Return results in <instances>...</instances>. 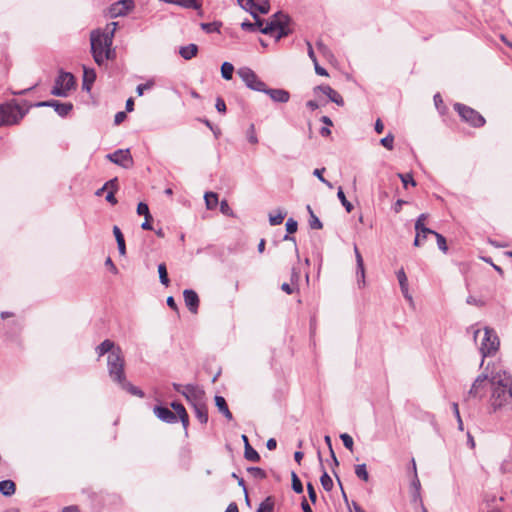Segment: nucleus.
Here are the masks:
<instances>
[{
  "instance_id": "obj_1",
  "label": "nucleus",
  "mask_w": 512,
  "mask_h": 512,
  "mask_svg": "<svg viewBox=\"0 0 512 512\" xmlns=\"http://www.w3.org/2000/svg\"><path fill=\"white\" fill-rule=\"evenodd\" d=\"M492 387L489 399L493 412L509 408L512 405V377L506 371L492 372L490 376Z\"/></svg>"
},
{
  "instance_id": "obj_2",
  "label": "nucleus",
  "mask_w": 512,
  "mask_h": 512,
  "mask_svg": "<svg viewBox=\"0 0 512 512\" xmlns=\"http://www.w3.org/2000/svg\"><path fill=\"white\" fill-rule=\"evenodd\" d=\"M117 23L108 24L105 30L96 29L90 34L91 53L94 61L102 65L106 60L112 59L115 55L111 48Z\"/></svg>"
},
{
  "instance_id": "obj_3",
  "label": "nucleus",
  "mask_w": 512,
  "mask_h": 512,
  "mask_svg": "<svg viewBox=\"0 0 512 512\" xmlns=\"http://www.w3.org/2000/svg\"><path fill=\"white\" fill-rule=\"evenodd\" d=\"M289 23L290 18L287 14L283 12H277L271 17L269 21L266 22L265 25L263 24L260 26L257 24V21L255 23L247 21L243 22L241 27L245 31H254L256 27H258L263 34L270 35L276 40H279L288 36L292 32Z\"/></svg>"
},
{
  "instance_id": "obj_4",
  "label": "nucleus",
  "mask_w": 512,
  "mask_h": 512,
  "mask_svg": "<svg viewBox=\"0 0 512 512\" xmlns=\"http://www.w3.org/2000/svg\"><path fill=\"white\" fill-rule=\"evenodd\" d=\"M23 109L16 100L0 105V126H11L18 124L28 112Z\"/></svg>"
},
{
  "instance_id": "obj_5",
  "label": "nucleus",
  "mask_w": 512,
  "mask_h": 512,
  "mask_svg": "<svg viewBox=\"0 0 512 512\" xmlns=\"http://www.w3.org/2000/svg\"><path fill=\"white\" fill-rule=\"evenodd\" d=\"M124 364L125 361L122 350L117 346L107 358L108 373L115 383L123 382L125 378Z\"/></svg>"
},
{
  "instance_id": "obj_6",
  "label": "nucleus",
  "mask_w": 512,
  "mask_h": 512,
  "mask_svg": "<svg viewBox=\"0 0 512 512\" xmlns=\"http://www.w3.org/2000/svg\"><path fill=\"white\" fill-rule=\"evenodd\" d=\"M499 344V338L495 331L489 327H485L480 345V353L482 355L480 367L483 366L486 357L493 355L498 350Z\"/></svg>"
},
{
  "instance_id": "obj_7",
  "label": "nucleus",
  "mask_w": 512,
  "mask_h": 512,
  "mask_svg": "<svg viewBox=\"0 0 512 512\" xmlns=\"http://www.w3.org/2000/svg\"><path fill=\"white\" fill-rule=\"evenodd\" d=\"M75 86V78L69 72L61 71L55 80L51 94L58 97H66Z\"/></svg>"
},
{
  "instance_id": "obj_8",
  "label": "nucleus",
  "mask_w": 512,
  "mask_h": 512,
  "mask_svg": "<svg viewBox=\"0 0 512 512\" xmlns=\"http://www.w3.org/2000/svg\"><path fill=\"white\" fill-rule=\"evenodd\" d=\"M240 6L246 11L250 12L254 19H257V24L260 26L263 25V20H261L257 13L266 14L270 9V5L268 0H237Z\"/></svg>"
},
{
  "instance_id": "obj_9",
  "label": "nucleus",
  "mask_w": 512,
  "mask_h": 512,
  "mask_svg": "<svg viewBox=\"0 0 512 512\" xmlns=\"http://www.w3.org/2000/svg\"><path fill=\"white\" fill-rule=\"evenodd\" d=\"M454 109L458 112L459 116L465 122L469 123L474 127H481L485 124L484 117L476 110L468 107L464 104L456 103Z\"/></svg>"
},
{
  "instance_id": "obj_10",
  "label": "nucleus",
  "mask_w": 512,
  "mask_h": 512,
  "mask_svg": "<svg viewBox=\"0 0 512 512\" xmlns=\"http://www.w3.org/2000/svg\"><path fill=\"white\" fill-rule=\"evenodd\" d=\"M238 75L248 88L254 91L263 92L265 91L266 84L259 79L256 73L248 68L242 67L238 70Z\"/></svg>"
},
{
  "instance_id": "obj_11",
  "label": "nucleus",
  "mask_w": 512,
  "mask_h": 512,
  "mask_svg": "<svg viewBox=\"0 0 512 512\" xmlns=\"http://www.w3.org/2000/svg\"><path fill=\"white\" fill-rule=\"evenodd\" d=\"M106 158L125 169L131 168L134 163L129 149H118L113 153L107 154Z\"/></svg>"
},
{
  "instance_id": "obj_12",
  "label": "nucleus",
  "mask_w": 512,
  "mask_h": 512,
  "mask_svg": "<svg viewBox=\"0 0 512 512\" xmlns=\"http://www.w3.org/2000/svg\"><path fill=\"white\" fill-rule=\"evenodd\" d=\"M182 395L192 406L202 404L205 402V392L197 385L188 384L184 386Z\"/></svg>"
},
{
  "instance_id": "obj_13",
  "label": "nucleus",
  "mask_w": 512,
  "mask_h": 512,
  "mask_svg": "<svg viewBox=\"0 0 512 512\" xmlns=\"http://www.w3.org/2000/svg\"><path fill=\"white\" fill-rule=\"evenodd\" d=\"M487 380L490 381L488 374L482 373L478 375L468 391L467 398H482L485 394Z\"/></svg>"
},
{
  "instance_id": "obj_14",
  "label": "nucleus",
  "mask_w": 512,
  "mask_h": 512,
  "mask_svg": "<svg viewBox=\"0 0 512 512\" xmlns=\"http://www.w3.org/2000/svg\"><path fill=\"white\" fill-rule=\"evenodd\" d=\"M35 107H52L55 112L61 116H67L73 109V105L70 102L61 103L57 100L41 101L34 104Z\"/></svg>"
},
{
  "instance_id": "obj_15",
  "label": "nucleus",
  "mask_w": 512,
  "mask_h": 512,
  "mask_svg": "<svg viewBox=\"0 0 512 512\" xmlns=\"http://www.w3.org/2000/svg\"><path fill=\"white\" fill-rule=\"evenodd\" d=\"M135 7L134 0H119L111 6L110 13L113 17L124 16Z\"/></svg>"
},
{
  "instance_id": "obj_16",
  "label": "nucleus",
  "mask_w": 512,
  "mask_h": 512,
  "mask_svg": "<svg viewBox=\"0 0 512 512\" xmlns=\"http://www.w3.org/2000/svg\"><path fill=\"white\" fill-rule=\"evenodd\" d=\"M313 91H314V94H317L318 92L323 93L324 95H326L329 98V100L331 102L337 104L338 106L344 105V100H343L342 96L336 90H334L332 87H330L329 85L316 86Z\"/></svg>"
},
{
  "instance_id": "obj_17",
  "label": "nucleus",
  "mask_w": 512,
  "mask_h": 512,
  "mask_svg": "<svg viewBox=\"0 0 512 512\" xmlns=\"http://www.w3.org/2000/svg\"><path fill=\"white\" fill-rule=\"evenodd\" d=\"M427 217V214H420L415 222L416 236L414 239V246L416 247L421 246V233H434V230H431L425 226Z\"/></svg>"
},
{
  "instance_id": "obj_18",
  "label": "nucleus",
  "mask_w": 512,
  "mask_h": 512,
  "mask_svg": "<svg viewBox=\"0 0 512 512\" xmlns=\"http://www.w3.org/2000/svg\"><path fill=\"white\" fill-rule=\"evenodd\" d=\"M184 302L189 311L193 314L197 313L199 308V297L192 289H186L183 292Z\"/></svg>"
},
{
  "instance_id": "obj_19",
  "label": "nucleus",
  "mask_w": 512,
  "mask_h": 512,
  "mask_svg": "<svg viewBox=\"0 0 512 512\" xmlns=\"http://www.w3.org/2000/svg\"><path fill=\"white\" fill-rule=\"evenodd\" d=\"M354 253H355V258H356V266H357L356 276H357L358 286L361 288V287H364V285H365V268H364V261H363L362 255L356 245L354 246Z\"/></svg>"
},
{
  "instance_id": "obj_20",
  "label": "nucleus",
  "mask_w": 512,
  "mask_h": 512,
  "mask_svg": "<svg viewBox=\"0 0 512 512\" xmlns=\"http://www.w3.org/2000/svg\"><path fill=\"white\" fill-rule=\"evenodd\" d=\"M263 93L269 95V97L276 103H287L290 99V93L284 89H272L265 87Z\"/></svg>"
},
{
  "instance_id": "obj_21",
  "label": "nucleus",
  "mask_w": 512,
  "mask_h": 512,
  "mask_svg": "<svg viewBox=\"0 0 512 512\" xmlns=\"http://www.w3.org/2000/svg\"><path fill=\"white\" fill-rule=\"evenodd\" d=\"M153 411L154 414L163 422L176 423L178 420L176 414L167 407L155 406Z\"/></svg>"
},
{
  "instance_id": "obj_22",
  "label": "nucleus",
  "mask_w": 512,
  "mask_h": 512,
  "mask_svg": "<svg viewBox=\"0 0 512 512\" xmlns=\"http://www.w3.org/2000/svg\"><path fill=\"white\" fill-rule=\"evenodd\" d=\"M96 80V72L93 68L83 67V89L86 91L91 90V86Z\"/></svg>"
},
{
  "instance_id": "obj_23",
  "label": "nucleus",
  "mask_w": 512,
  "mask_h": 512,
  "mask_svg": "<svg viewBox=\"0 0 512 512\" xmlns=\"http://www.w3.org/2000/svg\"><path fill=\"white\" fill-rule=\"evenodd\" d=\"M192 407L194 409L195 416L199 420V422L201 424H206L208 421V410L205 402Z\"/></svg>"
},
{
  "instance_id": "obj_24",
  "label": "nucleus",
  "mask_w": 512,
  "mask_h": 512,
  "mask_svg": "<svg viewBox=\"0 0 512 512\" xmlns=\"http://www.w3.org/2000/svg\"><path fill=\"white\" fill-rule=\"evenodd\" d=\"M215 405L218 408V410L228 419L232 420L233 416L230 412L228 405L226 403V400L222 396H215Z\"/></svg>"
},
{
  "instance_id": "obj_25",
  "label": "nucleus",
  "mask_w": 512,
  "mask_h": 512,
  "mask_svg": "<svg viewBox=\"0 0 512 512\" xmlns=\"http://www.w3.org/2000/svg\"><path fill=\"white\" fill-rule=\"evenodd\" d=\"M113 234L115 236L118 250L120 255L124 256L126 254V245H125V239L124 236L118 226L113 227Z\"/></svg>"
},
{
  "instance_id": "obj_26",
  "label": "nucleus",
  "mask_w": 512,
  "mask_h": 512,
  "mask_svg": "<svg viewBox=\"0 0 512 512\" xmlns=\"http://www.w3.org/2000/svg\"><path fill=\"white\" fill-rule=\"evenodd\" d=\"M116 348L117 347H115V344L113 341L106 339L96 347V353L98 354L99 357H101L106 353L110 354Z\"/></svg>"
},
{
  "instance_id": "obj_27",
  "label": "nucleus",
  "mask_w": 512,
  "mask_h": 512,
  "mask_svg": "<svg viewBox=\"0 0 512 512\" xmlns=\"http://www.w3.org/2000/svg\"><path fill=\"white\" fill-rule=\"evenodd\" d=\"M198 52V47L196 44H189L187 46H183L179 50V54L181 57H183L185 60H190L193 57L196 56Z\"/></svg>"
},
{
  "instance_id": "obj_28",
  "label": "nucleus",
  "mask_w": 512,
  "mask_h": 512,
  "mask_svg": "<svg viewBox=\"0 0 512 512\" xmlns=\"http://www.w3.org/2000/svg\"><path fill=\"white\" fill-rule=\"evenodd\" d=\"M122 389L126 390L130 394L134 396H138L140 398L144 397V393L142 390H140L138 387L134 386L130 382L126 381V377L124 378L123 382L117 383Z\"/></svg>"
},
{
  "instance_id": "obj_29",
  "label": "nucleus",
  "mask_w": 512,
  "mask_h": 512,
  "mask_svg": "<svg viewBox=\"0 0 512 512\" xmlns=\"http://www.w3.org/2000/svg\"><path fill=\"white\" fill-rule=\"evenodd\" d=\"M16 486L15 483L11 480H2L0 481V492L4 496H11L15 493Z\"/></svg>"
},
{
  "instance_id": "obj_30",
  "label": "nucleus",
  "mask_w": 512,
  "mask_h": 512,
  "mask_svg": "<svg viewBox=\"0 0 512 512\" xmlns=\"http://www.w3.org/2000/svg\"><path fill=\"white\" fill-rule=\"evenodd\" d=\"M275 507V499L272 496L266 497L257 509V512H273Z\"/></svg>"
},
{
  "instance_id": "obj_31",
  "label": "nucleus",
  "mask_w": 512,
  "mask_h": 512,
  "mask_svg": "<svg viewBox=\"0 0 512 512\" xmlns=\"http://www.w3.org/2000/svg\"><path fill=\"white\" fill-rule=\"evenodd\" d=\"M175 5L194 10H200L202 6L200 0H176Z\"/></svg>"
},
{
  "instance_id": "obj_32",
  "label": "nucleus",
  "mask_w": 512,
  "mask_h": 512,
  "mask_svg": "<svg viewBox=\"0 0 512 512\" xmlns=\"http://www.w3.org/2000/svg\"><path fill=\"white\" fill-rule=\"evenodd\" d=\"M206 208L213 210L218 205V195L214 192H206L204 195Z\"/></svg>"
},
{
  "instance_id": "obj_33",
  "label": "nucleus",
  "mask_w": 512,
  "mask_h": 512,
  "mask_svg": "<svg viewBox=\"0 0 512 512\" xmlns=\"http://www.w3.org/2000/svg\"><path fill=\"white\" fill-rule=\"evenodd\" d=\"M244 457L248 461H252V462H259L260 461V455L258 454V452L250 444H247L245 446Z\"/></svg>"
},
{
  "instance_id": "obj_34",
  "label": "nucleus",
  "mask_w": 512,
  "mask_h": 512,
  "mask_svg": "<svg viewBox=\"0 0 512 512\" xmlns=\"http://www.w3.org/2000/svg\"><path fill=\"white\" fill-rule=\"evenodd\" d=\"M322 469H323V473L320 477V482H321L323 489L325 491L329 492L333 489V481H332V478L325 471L323 466H322Z\"/></svg>"
},
{
  "instance_id": "obj_35",
  "label": "nucleus",
  "mask_w": 512,
  "mask_h": 512,
  "mask_svg": "<svg viewBox=\"0 0 512 512\" xmlns=\"http://www.w3.org/2000/svg\"><path fill=\"white\" fill-rule=\"evenodd\" d=\"M158 273H159L160 282L164 286L167 287L169 285V283H170V280H169V277H168L167 267H166L165 263H160L158 265Z\"/></svg>"
},
{
  "instance_id": "obj_36",
  "label": "nucleus",
  "mask_w": 512,
  "mask_h": 512,
  "mask_svg": "<svg viewBox=\"0 0 512 512\" xmlns=\"http://www.w3.org/2000/svg\"><path fill=\"white\" fill-rule=\"evenodd\" d=\"M234 66L229 62H224L221 65V75L225 80H230L233 76Z\"/></svg>"
},
{
  "instance_id": "obj_37",
  "label": "nucleus",
  "mask_w": 512,
  "mask_h": 512,
  "mask_svg": "<svg viewBox=\"0 0 512 512\" xmlns=\"http://www.w3.org/2000/svg\"><path fill=\"white\" fill-rule=\"evenodd\" d=\"M355 474L356 476L367 482L369 480V474H368V471H367V467H366V464H358L355 466Z\"/></svg>"
},
{
  "instance_id": "obj_38",
  "label": "nucleus",
  "mask_w": 512,
  "mask_h": 512,
  "mask_svg": "<svg viewBox=\"0 0 512 512\" xmlns=\"http://www.w3.org/2000/svg\"><path fill=\"white\" fill-rule=\"evenodd\" d=\"M247 472L257 480H263L266 478V472L260 467H248Z\"/></svg>"
},
{
  "instance_id": "obj_39",
  "label": "nucleus",
  "mask_w": 512,
  "mask_h": 512,
  "mask_svg": "<svg viewBox=\"0 0 512 512\" xmlns=\"http://www.w3.org/2000/svg\"><path fill=\"white\" fill-rule=\"evenodd\" d=\"M285 216H286V213L282 212L280 210L275 215L270 214L269 215L270 225H272V226L280 225L283 222Z\"/></svg>"
},
{
  "instance_id": "obj_40",
  "label": "nucleus",
  "mask_w": 512,
  "mask_h": 512,
  "mask_svg": "<svg viewBox=\"0 0 512 512\" xmlns=\"http://www.w3.org/2000/svg\"><path fill=\"white\" fill-rule=\"evenodd\" d=\"M432 235H434L437 240L438 248L442 252L446 253L448 251V246H447L445 237L436 231H434V233H432Z\"/></svg>"
},
{
  "instance_id": "obj_41",
  "label": "nucleus",
  "mask_w": 512,
  "mask_h": 512,
  "mask_svg": "<svg viewBox=\"0 0 512 512\" xmlns=\"http://www.w3.org/2000/svg\"><path fill=\"white\" fill-rule=\"evenodd\" d=\"M337 196L341 201L342 205L345 207L346 211L351 212L353 209V205L346 199V196L341 187L338 188Z\"/></svg>"
},
{
  "instance_id": "obj_42",
  "label": "nucleus",
  "mask_w": 512,
  "mask_h": 512,
  "mask_svg": "<svg viewBox=\"0 0 512 512\" xmlns=\"http://www.w3.org/2000/svg\"><path fill=\"white\" fill-rule=\"evenodd\" d=\"M292 488L293 490L300 494L303 492V485L300 481V479L298 478L297 474L295 472H292Z\"/></svg>"
},
{
  "instance_id": "obj_43",
  "label": "nucleus",
  "mask_w": 512,
  "mask_h": 512,
  "mask_svg": "<svg viewBox=\"0 0 512 512\" xmlns=\"http://www.w3.org/2000/svg\"><path fill=\"white\" fill-rule=\"evenodd\" d=\"M412 465H413V472H414V478L412 480V487L416 490L417 494H419V491H420V488H421V483H420V480L417 476V470H416V463H415V460L412 459Z\"/></svg>"
},
{
  "instance_id": "obj_44",
  "label": "nucleus",
  "mask_w": 512,
  "mask_h": 512,
  "mask_svg": "<svg viewBox=\"0 0 512 512\" xmlns=\"http://www.w3.org/2000/svg\"><path fill=\"white\" fill-rule=\"evenodd\" d=\"M380 143L388 150H392L394 147V136L391 133H389L387 136L380 140Z\"/></svg>"
},
{
  "instance_id": "obj_45",
  "label": "nucleus",
  "mask_w": 512,
  "mask_h": 512,
  "mask_svg": "<svg viewBox=\"0 0 512 512\" xmlns=\"http://www.w3.org/2000/svg\"><path fill=\"white\" fill-rule=\"evenodd\" d=\"M340 439L342 440L343 442V445L349 449L350 451L353 450V446H354V441H353V438L347 434V433H343L340 435Z\"/></svg>"
},
{
  "instance_id": "obj_46",
  "label": "nucleus",
  "mask_w": 512,
  "mask_h": 512,
  "mask_svg": "<svg viewBox=\"0 0 512 512\" xmlns=\"http://www.w3.org/2000/svg\"><path fill=\"white\" fill-rule=\"evenodd\" d=\"M137 213L139 215H143L145 218H147V217L152 218V216L150 214V211H149V207L144 202H140L138 204V206H137Z\"/></svg>"
},
{
  "instance_id": "obj_47",
  "label": "nucleus",
  "mask_w": 512,
  "mask_h": 512,
  "mask_svg": "<svg viewBox=\"0 0 512 512\" xmlns=\"http://www.w3.org/2000/svg\"><path fill=\"white\" fill-rule=\"evenodd\" d=\"M154 86V81L149 80L146 83L139 84L136 88L138 96H142L145 90L151 89Z\"/></svg>"
},
{
  "instance_id": "obj_48",
  "label": "nucleus",
  "mask_w": 512,
  "mask_h": 512,
  "mask_svg": "<svg viewBox=\"0 0 512 512\" xmlns=\"http://www.w3.org/2000/svg\"><path fill=\"white\" fill-rule=\"evenodd\" d=\"M220 212L223 215H226V216H233L234 215L233 210L230 208L227 200H222L220 202Z\"/></svg>"
},
{
  "instance_id": "obj_49",
  "label": "nucleus",
  "mask_w": 512,
  "mask_h": 512,
  "mask_svg": "<svg viewBox=\"0 0 512 512\" xmlns=\"http://www.w3.org/2000/svg\"><path fill=\"white\" fill-rule=\"evenodd\" d=\"M398 176L401 179L404 187H407L408 184H411L412 186L416 185V182L413 179L411 174H409V173H407V174H398Z\"/></svg>"
},
{
  "instance_id": "obj_50",
  "label": "nucleus",
  "mask_w": 512,
  "mask_h": 512,
  "mask_svg": "<svg viewBox=\"0 0 512 512\" xmlns=\"http://www.w3.org/2000/svg\"><path fill=\"white\" fill-rule=\"evenodd\" d=\"M297 228H298L297 221H295L293 218H289L286 221V230H287L288 234L295 233L297 231Z\"/></svg>"
},
{
  "instance_id": "obj_51",
  "label": "nucleus",
  "mask_w": 512,
  "mask_h": 512,
  "mask_svg": "<svg viewBox=\"0 0 512 512\" xmlns=\"http://www.w3.org/2000/svg\"><path fill=\"white\" fill-rule=\"evenodd\" d=\"M325 171V168H317L313 171V175L316 176L321 182H323L324 184H326L328 187H332V184L327 181L324 177H323V172Z\"/></svg>"
},
{
  "instance_id": "obj_52",
  "label": "nucleus",
  "mask_w": 512,
  "mask_h": 512,
  "mask_svg": "<svg viewBox=\"0 0 512 512\" xmlns=\"http://www.w3.org/2000/svg\"><path fill=\"white\" fill-rule=\"evenodd\" d=\"M309 225L312 229H321L322 228V222L319 220V218L312 214L310 216Z\"/></svg>"
},
{
  "instance_id": "obj_53",
  "label": "nucleus",
  "mask_w": 512,
  "mask_h": 512,
  "mask_svg": "<svg viewBox=\"0 0 512 512\" xmlns=\"http://www.w3.org/2000/svg\"><path fill=\"white\" fill-rule=\"evenodd\" d=\"M397 279L399 281L400 288H404L405 285H408V279L403 269H400L397 272Z\"/></svg>"
},
{
  "instance_id": "obj_54",
  "label": "nucleus",
  "mask_w": 512,
  "mask_h": 512,
  "mask_svg": "<svg viewBox=\"0 0 512 512\" xmlns=\"http://www.w3.org/2000/svg\"><path fill=\"white\" fill-rule=\"evenodd\" d=\"M248 141L252 144L258 143V137L255 134V128L254 125L251 124L248 131Z\"/></svg>"
},
{
  "instance_id": "obj_55",
  "label": "nucleus",
  "mask_w": 512,
  "mask_h": 512,
  "mask_svg": "<svg viewBox=\"0 0 512 512\" xmlns=\"http://www.w3.org/2000/svg\"><path fill=\"white\" fill-rule=\"evenodd\" d=\"M171 406L174 409V413L176 414L177 417H179L181 414L186 413V410L181 403L173 402Z\"/></svg>"
},
{
  "instance_id": "obj_56",
  "label": "nucleus",
  "mask_w": 512,
  "mask_h": 512,
  "mask_svg": "<svg viewBox=\"0 0 512 512\" xmlns=\"http://www.w3.org/2000/svg\"><path fill=\"white\" fill-rule=\"evenodd\" d=\"M103 186L108 191L117 190L118 189V179L117 178L111 179V180L107 181Z\"/></svg>"
},
{
  "instance_id": "obj_57",
  "label": "nucleus",
  "mask_w": 512,
  "mask_h": 512,
  "mask_svg": "<svg viewBox=\"0 0 512 512\" xmlns=\"http://www.w3.org/2000/svg\"><path fill=\"white\" fill-rule=\"evenodd\" d=\"M215 108L217 109L218 112L220 113H224L226 111V104H225V101L221 98V97H218L216 99V103H215Z\"/></svg>"
},
{
  "instance_id": "obj_58",
  "label": "nucleus",
  "mask_w": 512,
  "mask_h": 512,
  "mask_svg": "<svg viewBox=\"0 0 512 512\" xmlns=\"http://www.w3.org/2000/svg\"><path fill=\"white\" fill-rule=\"evenodd\" d=\"M307 491H308L309 499L311 500L312 503H315L316 499H317V495H316L314 486L311 483L307 484Z\"/></svg>"
},
{
  "instance_id": "obj_59",
  "label": "nucleus",
  "mask_w": 512,
  "mask_h": 512,
  "mask_svg": "<svg viewBox=\"0 0 512 512\" xmlns=\"http://www.w3.org/2000/svg\"><path fill=\"white\" fill-rule=\"evenodd\" d=\"M117 190H110L108 191L107 195H106V200L112 204V205H115L117 204V199L115 198V192Z\"/></svg>"
},
{
  "instance_id": "obj_60",
  "label": "nucleus",
  "mask_w": 512,
  "mask_h": 512,
  "mask_svg": "<svg viewBox=\"0 0 512 512\" xmlns=\"http://www.w3.org/2000/svg\"><path fill=\"white\" fill-rule=\"evenodd\" d=\"M467 304L469 305H476V306H483L484 302L482 300H478L473 296H468L466 299Z\"/></svg>"
},
{
  "instance_id": "obj_61",
  "label": "nucleus",
  "mask_w": 512,
  "mask_h": 512,
  "mask_svg": "<svg viewBox=\"0 0 512 512\" xmlns=\"http://www.w3.org/2000/svg\"><path fill=\"white\" fill-rule=\"evenodd\" d=\"M126 118V113L123 112V111H120V112H117L115 117H114V122L116 125H119L120 123H122Z\"/></svg>"
},
{
  "instance_id": "obj_62",
  "label": "nucleus",
  "mask_w": 512,
  "mask_h": 512,
  "mask_svg": "<svg viewBox=\"0 0 512 512\" xmlns=\"http://www.w3.org/2000/svg\"><path fill=\"white\" fill-rule=\"evenodd\" d=\"M315 72L320 76H328V72L325 68L318 64V61L314 63Z\"/></svg>"
},
{
  "instance_id": "obj_63",
  "label": "nucleus",
  "mask_w": 512,
  "mask_h": 512,
  "mask_svg": "<svg viewBox=\"0 0 512 512\" xmlns=\"http://www.w3.org/2000/svg\"><path fill=\"white\" fill-rule=\"evenodd\" d=\"M179 419L182 422V425L184 427L185 432L187 433V428H188V425H189V417H188L187 412L184 413V414H181L179 416Z\"/></svg>"
},
{
  "instance_id": "obj_64",
  "label": "nucleus",
  "mask_w": 512,
  "mask_h": 512,
  "mask_svg": "<svg viewBox=\"0 0 512 512\" xmlns=\"http://www.w3.org/2000/svg\"><path fill=\"white\" fill-rule=\"evenodd\" d=\"M105 265L111 270V272H113L114 274H117L118 273V269L116 268V266L114 265L113 261L111 260L110 257H108L105 261Z\"/></svg>"
}]
</instances>
